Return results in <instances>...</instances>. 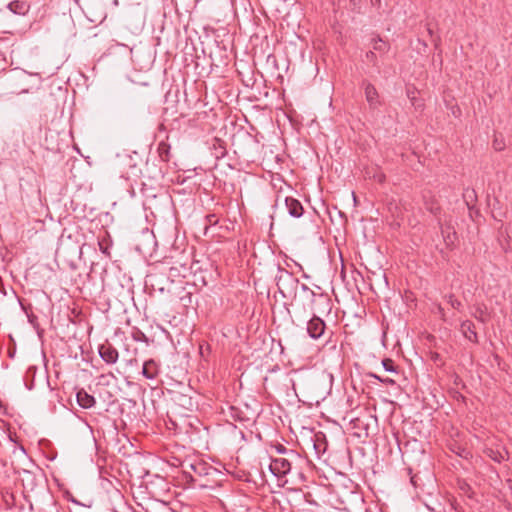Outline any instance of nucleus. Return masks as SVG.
<instances>
[{"mask_svg": "<svg viewBox=\"0 0 512 512\" xmlns=\"http://www.w3.org/2000/svg\"><path fill=\"white\" fill-rule=\"evenodd\" d=\"M492 216H493V218H494L495 220L502 221V220H501V218H498V217H499V214H495V213H493V214H492Z\"/></svg>", "mask_w": 512, "mask_h": 512, "instance_id": "49", "label": "nucleus"}, {"mask_svg": "<svg viewBox=\"0 0 512 512\" xmlns=\"http://www.w3.org/2000/svg\"><path fill=\"white\" fill-rule=\"evenodd\" d=\"M381 383H384V384H387V385H394L395 384V381L391 378H383V380H381Z\"/></svg>", "mask_w": 512, "mask_h": 512, "instance_id": "41", "label": "nucleus"}, {"mask_svg": "<svg viewBox=\"0 0 512 512\" xmlns=\"http://www.w3.org/2000/svg\"><path fill=\"white\" fill-rule=\"evenodd\" d=\"M492 216H493V218H494L495 220L502 221V220H501V218H498V217H499V214H495V213H493V214H492Z\"/></svg>", "mask_w": 512, "mask_h": 512, "instance_id": "48", "label": "nucleus"}, {"mask_svg": "<svg viewBox=\"0 0 512 512\" xmlns=\"http://www.w3.org/2000/svg\"><path fill=\"white\" fill-rule=\"evenodd\" d=\"M214 150H215V157L217 159L223 158L227 154L224 142L219 138H215Z\"/></svg>", "mask_w": 512, "mask_h": 512, "instance_id": "20", "label": "nucleus"}, {"mask_svg": "<svg viewBox=\"0 0 512 512\" xmlns=\"http://www.w3.org/2000/svg\"><path fill=\"white\" fill-rule=\"evenodd\" d=\"M183 282L180 281V287L182 289V292H184L183 296H179V301L184 305V306H189L191 305L192 303V293L191 292H187L185 290V287L182 285Z\"/></svg>", "mask_w": 512, "mask_h": 512, "instance_id": "22", "label": "nucleus"}, {"mask_svg": "<svg viewBox=\"0 0 512 512\" xmlns=\"http://www.w3.org/2000/svg\"><path fill=\"white\" fill-rule=\"evenodd\" d=\"M191 469L194 470L195 473H197L198 475H202V474H205L204 473V470H205V466L204 464L202 463H197V464H191L190 465Z\"/></svg>", "mask_w": 512, "mask_h": 512, "instance_id": "34", "label": "nucleus"}, {"mask_svg": "<svg viewBox=\"0 0 512 512\" xmlns=\"http://www.w3.org/2000/svg\"><path fill=\"white\" fill-rule=\"evenodd\" d=\"M406 471H407V475L410 477L411 485L414 488H417L419 486V483H418V479L419 478H418V476L416 474L412 473V469L411 468H407Z\"/></svg>", "mask_w": 512, "mask_h": 512, "instance_id": "32", "label": "nucleus"}, {"mask_svg": "<svg viewBox=\"0 0 512 512\" xmlns=\"http://www.w3.org/2000/svg\"><path fill=\"white\" fill-rule=\"evenodd\" d=\"M20 73L22 74V76L24 77H35L37 78V80L40 82L41 81V77L39 75V73H28L27 71L25 70H22L20 69Z\"/></svg>", "mask_w": 512, "mask_h": 512, "instance_id": "37", "label": "nucleus"}, {"mask_svg": "<svg viewBox=\"0 0 512 512\" xmlns=\"http://www.w3.org/2000/svg\"><path fill=\"white\" fill-rule=\"evenodd\" d=\"M365 89V97L369 105L373 108L379 104V95L376 88L368 82H363Z\"/></svg>", "mask_w": 512, "mask_h": 512, "instance_id": "12", "label": "nucleus"}, {"mask_svg": "<svg viewBox=\"0 0 512 512\" xmlns=\"http://www.w3.org/2000/svg\"><path fill=\"white\" fill-rule=\"evenodd\" d=\"M412 106H414L415 109H421V108H423L424 104H423V102L421 100L416 98L415 99V104H412Z\"/></svg>", "mask_w": 512, "mask_h": 512, "instance_id": "40", "label": "nucleus"}, {"mask_svg": "<svg viewBox=\"0 0 512 512\" xmlns=\"http://www.w3.org/2000/svg\"><path fill=\"white\" fill-rule=\"evenodd\" d=\"M301 290L306 301H308L310 298L315 297V294H317L304 283L301 284Z\"/></svg>", "mask_w": 512, "mask_h": 512, "instance_id": "30", "label": "nucleus"}, {"mask_svg": "<svg viewBox=\"0 0 512 512\" xmlns=\"http://www.w3.org/2000/svg\"><path fill=\"white\" fill-rule=\"evenodd\" d=\"M299 284V279L296 278L292 273L285 269L279 270V273L276 276V285L279 293L284 298L295 296Z\"/></svg>", "mask_w": 512, "mask_h": 512, "instance_id": "1", "label": "nucleus"}, {"mask_svg": "<svg viewBox=\"0 0 512 512\" xmlns=\"http://www.w3.org/2000/svg\"><path fill=\"white\" fill-rule=\"evenodd\" d=\"M367 376L370 377V378H374V379L378 380L379 382H381V380H383L382 377H380L377 374L372 373V372L368 373Z\"/></svg>", "mask_w": 512, "mask_h": 512, "instance_id": "43", "label": "nucleus"}, {"mask_svg": "<svg viewBox=\"0 0 512 512\" xmlns=\"http://www.w3.org/2000/svg\"><path fill=\"white\" fill-rule=\"evenodd\" d=\"M447 299V302L456 310H461L462 303L455 298L453 294H449L445 297Z\"/></svg>", "mask_w": 512, "mask_h": 512, "instance_id": "28", "label": "nucleus"}, {"mask_svg": "<svg viewBox=\"0 0 512 512\" xmlns=\"http://www.w3.org/2000/svg\"><path fill=\"white\" fill-rule=\"evenodd\" d=\"M256 67L257 66H240V69H237L240 80L246 87L253 88L256 86V80L254 76V68Z\"/></svg>", "mask_w": 512, "mask_h": 512, "instance_id": "7", "label": "nucleus"}, {"mask_svg": "<svg viewBox=\"0 0 512 512\" xmlns=\"http://www.w3.org/2000/svg\"><path fill=\"white\" fill-rule=\"evenodd\" d=\"M372 3H373L374 5H379V4H380V0H372Z\"/></svg>", "mask_w": 512, "mask_h": 512, "instance_id": "50", "label": "nucleus"}, {"mask_svg": "<svg viewBox=\"0 0 512 512\" xmlns=\"http://www.w3.org/2000/svg\"><path fill=\"white\" fill-rule=\"evenodd\" d=\"M306 330L312 339L317 340L323 336L326 330V323L321 317L313 313V316L307 322Z\"/></svg>", "mask_w": 512, "mask_h": 512, "instance_id": "3", "label": "nucleus"}, {"mask_svg": "<svg viewBox=\"0 0 512 512\" xmlns=\"http://www.w3.org/2000/svg\"><path fill=\"white\" fill-rule=\"evenodd\" d=\"M285 206L287 208L288 214L294 218H300L304 213V208L301 202L293 197L285 198Z\"/></svg>", "mask_w": 512, "mask_h": 512, "instance_id": "9", "label": "nucleus"}, {"mask_svg": "<svg viewBox=\"0 0 512 512\" xmlns=\"http://www.w3.org/2000/svg\"><path fill=\"white\" fill-rule=\"evenodd\" d=\"M8 9L17 15H25L29 11V5L25 1L14 0L8 4Z\"/></svg>", "mask_w": 512, "mask_h": 512, "instance_id": "17", "label": "nucleus"}, {"mask_svg": "<svg viewBox=\"0 0 512 512\" xmlns=\"http://www.w3.org/2000/svg\"><path fill=\"white\" fill-rule=\"evenodd\" d=\"M498 234H499L498 242H499L501 249L505 253L510 252L512 249V247H511L512 238L510 236L508 227H506L502 224L500 226V228L498 229Z\"/></svg>", "mask_w": 512, "mask_h": 512, "instance_id": "10", "label": "nucleus"}, {"mask_svg": "<svg viewBox=\"0 0 512 512\" xmlns=\"http://www.w3.org/2000/svg\"><path fill=\"white\" fill-rule=\"evenodd\" d=\"M131 336H132L133 340H135L136 342L148 343V337L145 335L144 332H142L138 328L133 329Z\"/></svg>", "mask_w": 512, "mask_h": 512, "instance_id": "24", "label": "nucleus"}, {"mask_svg": "<svg viewBox=\"0 0 512 512\" xmlns=\"http://www.w3.org/2000/svg\"><path fill=\"white\" fill-rule=\"evenodd\" d=\"M382 365H383V368L387 371V372H394V373H397L398 372V366L395 365L394 361L390 358H385L382 360Z\"/></svg>", "mask_w": 512, "mask_h": 512, "instance_id": "25", "label": "nucleus"}, {"mask_svg": "<svg viewBox=\"0 0 512 512\" xmlns=\"http://www.w3.org/2000/svg\"><path fill=\"white\" fill-rule=\"evenodd\" d=\"M439 314L441 315L442 319L445 317L444 309L441 306H438Z\"/></svg>", "mask_w": 512, "mask_h": 512, "instance_id": "44", "label": "nucleus"}, {"mask_svg": "<svg viewBox=\"0 0 512 512\" xmlns=\"http://www.w3.org/2000/svg\"><path fill=\"white\" fill-rule=\"evenodd\" d=\"M472 315L478 321H480L482 323H486L487 322V310H486V307H484L482 305H477L475 307V311H474V313Z\"/></svg>", "mask_w": 512, "mask_h": 512, "instance_id": "21", "label": "nucleus"}, {"mask_svg": "<svg viewBox=\"0 0 512 512\" xmlns=\"http://www.w3.org/2000/svg\"><path fill=\"white\" fill-rule=\"evenodd\" d=\"M254 76L256 80V85L260 86L265 80L263 74L257 70V67L254 68Z\"/></svg>", "mask_w": 512, "mask_h": 512, "instance_id": "35", "label": "nucleus"}, {"mask_svg": "<svg viewBox=\"0 0 512 512\" xmlns=\"http://www.w3.org/2000/svg\"><path fill=\"white\" fill-rule=\"evenodd\" d=\"M206 221L209 225H216L218 223V217L216 214H208L206 216Z\"/></svg>", "mask_w": 512, "mask_h": 512, "instance_id": "36", "label": "nucleus"}, {"mask_svg": "<svg viewBox=\"0 0 512 512\" xmlns=\"http://www.w3.org/2000/svg\"><path fill=\"white\" fill-rule=\"evenodd\" d=\"M189 270V267L183 263L180 264V266H172L169 268L168 277H182L185 278L187 275V272Z\"/></svg>", "mask_w": 512, "mask_h": 512, "instance_id": "18", "label": "nucleus"}, {"mask_svg": "<svg viewBox=\"0 0 512 512\" xmlns=\"http://www.w3.org/2000/svg\"><path fill=\"white\" fill-rule=\"evenodd\" d=\"M370 54H371V56H373V55H374V52H373V51H370L369 53H367V54H366V56H367L368 60L372 61L373 59H372V58L370 59Z\"/></svg>", "mask_w": 512, "mask_h": 512, "instance_id": "47", "label": "nucleus"}, {"mask_svg": "<svg viewBox=\"0 0 512 512\" xmlns=\"http://www.w3.org/2000/svg\"><path fill=\"white\" fill-rule=\"evenodd\" d=\"M128 364H130V365H133V364L137 365V364H138V361H137V359H136V358H134V359H130V360L128 361Z\"/></svg>", "mask_w": 512, "mask_h": 512, "instance_id": "45", "label": "nucleus"}, {"mask_svg": "<svg viewBox=\"0 0 512 512\" xmlns=\"http://www.w3.org/2000/svg\"><path fill=\"white\" fill-rule=\"evenodd\" d=\"M374 179L379 182V183H384L385 180H386V176L384 173L382 172H379L377 174L374 175Z\"/></svg>", "mask_w": 512, "mask_h": 512, "instance_id": "38", "label": "nucleus"}, {"mask_svg": "<svg viewBox=\"0 0 512 512\" xmlns=\"http://www.w3.org/2000/svg\"><path fill=\"white\" fill-rule=\"evenodd\" d=\"M20 480L24 492H34L38 486V477L36 473L30 470H22L20 472Z\"/></svg>", "mask_w": 512, "mask_h": 512, "instance_id": "6", "label": "nucleus"}, {"mask_svg": "<svg viewBox=\"0 0 512 512\" xmlns=\"http://www.w3.org/2000/svg\"><path fill=\"white\" fill-rule=\"evenodd\" d=\"M423 200H424V207L427 211H429L431 214H433L435 216L440 213L441 207L433 195H431V194L429 196L424 195Z\"/></svg>", "mask_w": 512, "mask_h": 512, "instance_id": "14", "label": "nucleus"}, {"mask_svg": "<svg viewBox=\"0 0 512 512\" xmlns=\"http://www.w3.org/2000/svg\"><path fill=\"white\" fill-rule=\"evenodd\" d=\"M157 151L162 161L168 162L170 160V145L164 141L158 144Z\"/></svg>", "mask_w": 512, "mask_h": 512, "instance_id": "19", "label": "nucleus"}, {"mask_svg": "<svg viewBox=\"0 0 512 512\" xmlns=\"http://www.w3.org/2000/svg\"><path fill=\"white\" fill-rule=\"evenodd\" d=\"M460 332L462 335L472 343L477 344L479 342L478 334L476 332L475 324L470 320L462 321L460 325Z\"/></svg>", "mask_w": 512, "mask_h": 512, "instance_id": "8", "label": "nucleus"}, {"mask_svg": "<svg viewBox=\"0 0 512 512\" xmlns=\"http://www.w3.org/2000/svg\"><path fill=\"white\" fill-rule=\"evenodd\" d=\"M116 52H124L127 56H129L131 54L132 50L129 49L126 45L116 44L114 47L111 48L110 53H116Z\"/></svg>", "mask_w": 512, "mask_h": 512, "instance_id": "29", "label": "nucleus"}, {"mask_svg": "<svg viewBox=\"0 0 512 512\" xmlns=\"http://www.w3.org/2000/svg\"><path fill=\"white\" fill-rule=\"evenodd\" d=\"M159 373L158 365L152 359L145 361L142 367V374L147 379H155Z\"/></svg>", "mask_w": 512, "mask_h": 512, "instance_id": "13", "label": "nucleus"}, {"mask_svg": "<svg viewBox=\"0 0 512 512\" xmlns=\"http://www.w3.org/2000/svg\"><path fill=\"white\" fill-rule=\"evenodd\" d=\"M76 399L79 406L83 409L92 408L96 404L94 396L87 393L84 389L77 391Z\"/></svg>", "mask_w": 512, "mask_h": 512, "instance_id": "11", "label": "nucleus"}, {"mask_svg": "<svg viewBox=\"0 0 512 512\" xmlns=\"http://www.w3.org/2000/svg\"><path fill=\"white\" fill-rule=\"evenodd\" d=\"M439 358H440V355H439L438 353H434V354L432 355V359H433L434 361H437Z\"/></svg>", "mask_w": 512, "mask_h": 512, "instance_id": "46", "label": "nucleus"}, {"mask_svg": "<svg viewBox=\"0 0 512 512\" xmlns=\"http://www.w3.org/2000/svg\"><path fill=\"white\" fill-rule=\"evenodd\" d=\"M180 286H175L174 289H175V294L177 296V298L179 299V296H183L184 292H182V289L179 288Z\"/></svg>", "mask_w": 512, "mask_h": 512, "instance_id": "42", "label": "nucleus"}, {"mask_svg": "<svg viewBox=\"0 0 512 512\" xmlns=\"http://www.w3.org/2000/svg\"><path fill=\"white\" fill-rule=\"evenodd\" d=\"M439 225H440L441 233L443 235L444 242H445L446 246L449 247V246L453 245L457 238L456 232L449 225H442L440 221H439Z\"/></svg>", "mask_w": 512, "mask_h": 512, "instance_id": "15", "label": "nucleus"}, {"mask_svg": "<svg viewBox=\"0 0 512 512\" xmlns=\"http://www.w3.org/2000/svg\"><path fill=\"white\" fill-rule=\"evenodd\" d=\"M98 245H99V249L100 251L105 254L106 256L110 257V246H111V243L110 241L107 239V238H102L101 240L98 241Z\"/></svg>", "mask_w": 512, "mask_h": 512, "instance_id": "26", "label": "nucleus"}, {"mask_svg": "<svg viewBox=\"0 0 512 512\" xmlns=\"http://www.w3.org/2000/svg\"><path fill=\"white\" fill-rule=\"evenodd\" d=\"M406 94H407V97L409 98L411 104H415V99H416L415 87H407Z\"/></svg>", "mask_w": 512, "mask_h": 512, "instance_id": "33", "label": "nucleus"}, {"mask_svg": "<svg viewBox=\"0 0 512 512\" xmlns=\"http://www.w3.org/2000/svg\"><path fill=\"white\" fill-rule=\"evenodd\" d=\"M373 49L380 53H384L388 49V44L383 41L381 38H373L372 39Z\"/></svg>", "mask_w": 512, "mask_h": 512, "instance_id": "23", "label": "nucleus"}, {"mask_svg": "<svg viewBox=\"0 0 512 512\" xmlns=\"http://www.w3.org/2000/svg\"><path fill=\"white\" fill-rule=\"evenodd\" d=\"M99 356L108 365L115 364L118 360V350L108 341L98 347Z\"/></svg>", "mask_w": 512, "mask_h": 512, "instance_id": "4", "label": "nucleus"}, {"mask_svg": "<svg viewBox=\"0 0 512 512\" xmlns=\"http://www.w3.org/2000/svg\"><path fill=\"white\" fill-rule=\"evenodd\" d=\"M271 473L277 477H283L291 470V463L286 458H274L269 465Z\"/></svg>", "mask_w": 512, "mask_h": 512, "instance_id": "5", "label": "nucleus"}, {"mask_svg": "<svg viewBox=\"0 0 512 512\" xmlns=\"http://www.w3.org/2000/svg\"><path fill=\"white\" fill-rule=\"evenodd\" d=\"M359 0H351V2L356 5V3L358 2Z\"/></svg>", "mask_w": 512, "mask_h": 512, "instance_id": "51", "label": "nucleus"}, {"mask_svg": "<svg viewBox=\"0 0 512 512\" xmlns=\"http://www.w3.org/2000/svg\"><path fill=\"white\" fill-rule=\"evenodd\" d=\"M276 450L280 454H284V453L287 452V448L284 445H282V444H277L276 445Z\"/></svg>", "mask_w": 512, "mask_h": 512, "instance_id": "39", "label": "nucleus"}, {"mask_svg": "<svg viewBox=\"0 0 512 512\" xmlns=\"http://www.w3.org/2000/svg\"><path fill=\"white\" fill-rule=\"evenodd\" d=\"M310 309L313 313H330L331 311V299L325 293H317L315 297L310 298L308 301Z\"/></svg>", "mask_w": 512, "mask_h": 512, "instance_id": "2", "label": "nucleus"}, {"mask_svg": "<svg viewBox=\"0 0 512 512\" xmlns=\"http://www.w3.org/2000/svg\"><path fill=\"white\" fill-rule=\"evenodd\" d=\"M463 197L468 208H470V203L476 200V192L474 189H466V191L463 194Z\"/></svg>", "mask_w": 512, "mask_h": 512, "instance_id": "27", "label": "nucleus"}, {"mask_svg": "<svg viewBox=\"0 0 512 512\" xmlns=\"http://www.w3.org/2000/svg\"><path fill=\"white\" fill-rule=\"evenodd\" d=\"M492 145L496 151H503L506 146L504 139L498 138L497 136H495Z\"/></svg>", "mask_w": 512, "mask_h": 512, "instance_id": "31", "label": "nucleus"}, {"mask_svg": "<svg viewBox=\"0 0 512 512\" xmlns=\"http://www.w3.org/2000/svg\"><path fill=\"white\" fill-rule=\"evenodd\" d=\"M485 454L497 463H501L508 459V452L505 449H494V448H486Z\"/></svg>", "mask_w": 512, "mask_h": 512, "instance_id": "16", "label": "nucleus"}]
</instances>
